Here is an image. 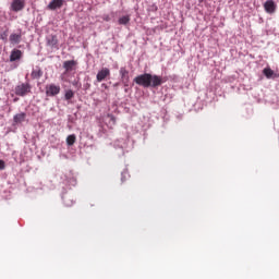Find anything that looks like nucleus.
Masks as SVG:
<instances>
[{
  "label": "nucleus",
  "mask_w": 279,
  "mask_h": 279,
  "mask_svg": "<svg viewBox=\"0 0 279 279\" xmlns=\"http://www.w3.org/2000/svg\"><path fill=\"white\" fill-rule=\"evenodd\" d=\"M108 119H109V126L111 129L114 128V125H117V118H114V116L112 114H108Z\"/></svg>",
  "instance_id": "nucleus-18"
},
{
  "label": "nucleus",
  "mask_w": 279,
  "mask_h": 279,
  "mask_svg": "<svg viewBox=\"0 0 279 279\" xmlns=\"http://www.w3.org/2000/svg\"><path fill=\"white\" fill-rule=\"evenodd\" d=\"M107 77H110V69L102 68L96 75L97 82H104Z\"/></svg>",
  "instance_id": "nucleus-7"
},
{
  "label": "nucleus",
  "mask_w": 279,
  "mask_h": 279,
  "mask_svg": "<svg viewBox=\"0 0 279 279\" xmlns=\"http://www.w3.org/2000/svg\"><path fill=\"white\" fill-rule=\"evenodd\" d=\"M48 47H56L58 45V37L56 35H50L47 37Z\"/></svg>",
  "instance_id": "nucleus-11"
},
{
  "label": "nucleus",
  "mask_w": 279,
  "mask_h": 279,
  "mask_svg": "<svg viewBox=\"0 0 279 279\" xmlns=\"http://www.w3.org/2000/svg\"><path fill=\"white\" fill-rule=\"evenodd\" d=\"M119 25H128L130 23V15H123L118 20Z\"/></svg>",
  "instance_id": "nucleus-17"
},
{
  "label": "nucleus",
  "mask_w": 279,
  "mask_h": 279,
  "mask_svg": "<svg viewBox=\"0 0 279 279\" xmlns=\"http://www.w3.org/2000/svg\"><path fill=\"white\" fill-rule=\"evenodd\" d=\"M64 5V0H52L48 4V10H60Z\"/></svg>",
  "instance_id": "nucleus-9"
},
{
  "label": "nucleus",
  "mask_w": 279,
  "mask_h": 279,
  "mask_svg": "<svg viewBox=\"0 0 279 279\" xmlns=\"http://www.w3.org/2000/svg\"><path fill=\"white\" fill-rule=\"evenodd\" d=\"M120 75L123 80V82H129L130 81V72L125 68L120 69Z\"/></svg>",
  "instance_id": "nucleus-12"
},
{
  "label": "nucleus",
  "mask_w": 279,
  "mask_h": 279,
  "mask_svg": "<svg viewBox=\"0 0 279 279\" xmlns=\"http://www.w3.org/2000/svg\"><path fill=\"white\" fill-rule=\"evenodd\" d=\"M10 10H12V12L25 10V0H12Z\"/></svg>",
  "instance_id": "nucleus-3"
},
{
  "label": "nucleus",
  "mask_w": 279,
  "mask_h": 279,
  "mask_svg": "<svg viewBox=\"0 0 279 279\" xmlns=\"http://www.w3.org/2000/svg\"><path fill=\"white\" fill-rule=\"evenodd\" d=\"M74 96H75V93H73V90L71 89L65 90L64 98L66 99V101H69L70 99H73Z\"/></svg>",
  "instance_id": "nucleus-19"
},
{
  "label": "nucleus",
  "mask_w": 279,
  "mask_h": 279,
  "mask_svg": "<svg viewBox=\"0 0 279 279\" xmlns=\"http://www.w3.org/2000/svg\"><path fill=\"white\" fill-rule=\"evenodd\" d=\"M75 60L65 61L63 62V69H65V71H73V66H75Z\"/></svg>",
  "instance_id": "nucleus-13"
},
{
  "label": "nucleus",
  "mask_w": 279,
  "mask_h": 279,
  "mask_svg": "<svg viewBox=\"0 0 279 279\" xmlns=\"http://www.w3.org/2000/svg\"><path fill=\"white\" fill-rule=\"evenodd\" d=\"M0 38H1V40H3L4 43H8V32H3V33L0 35Z\"/></svg>",
  "instance_id": "nucleus-20"
},
{
  "label": "nucleus",
  "mask_w": 279,
  "mask_h": 279,
  "mask_svg": "<svg viewBox=\"0 0 279 279\" xmlns=\"http://www.w3.org/2000/svg\"><path fill=\"white\" fill-rule=\"evenodd\" d=\"M75 141H77L75 134L69 135L66 137V145H69V147H73V145H75Z\"/></svg>",
  "instance_id": "nucleus-16"
},
{
  "label": "nucleus",
  "mask_w": 279,
  "mask_h": 279,
  "mask_svg": "<svg viewBox=\"0 0 279 279\" xmlns=\"http://www.w3.org/2000/svg\"><path fill=\"white\" fill-rule=\"evenodd\" d=\"M46 94L48 97H56V95H60V85L49 84L46 86Z\"/></svg>",
  "instance_id": "nucleus-4"
},
{
  "label": "nucleus",
  "mask_w": 279,
  "mask_h": 279,
  "mask_svg": "<svg viewBox=\"0 0 279 279\" xmlns=\"http://www.w3.org/2000/svg\"><path fill=\"white\" fill-rule=\"evenodd\" d=\"M23 58V51L19 49H13L10 54V62H16V60H21Z\"/></svg>",
  "instance_id": "nucleus-10"
},
{
  "label": "nucleus",
  "mask_w": 279,
  "mask_h": 279,
  "mask_svg": "<svg viewBox=\"0 0 279 279\" xmlns=\"http://www.w3.org/2000/svg\"><path fill=\"white\" fill-rule=\"evenodd\" d=\"M0 169H5V161L0 159Z\"/></svg>",
  "instance_id": "nucleus-21"
},
{
  "label": "nucleus",
  "mask_w": 279,
  "mask_h": 279,
  "mask_svg": "<svg viewBox=\"0 0 279 279\" xmlns=\"http://www.w3.org/2000/svg\"><path fill=\"white\" fill-rule=\"evenodd\" d=\"M23 39V33L21 29L17 33H12L9 37L11 45H19Z\"/></svg>",
  "instance_id": "nucleus-6"
},
{
  "label": "nucleus",
  "mask_w": 279,
  "mask_h": 279,
  "mask_svg": "<svg viewBox=\"0 0 279 279\" xmlns=\"http://www.w3.org/2000/svg\"><path fill=\"white\" fill-rule=\"evenodd\" d=\"M31 76L33 80H40V77H43V71L40 69H35L33 70Z\"/></svg>",
  "instance_id": "nucleus-15"
},
{
  "label": "nucleus",
  "mask_w": 279,
  "mask_h": 279,
  "mask_svg": "<svg viewBox=\"0 0 279 279\" xmlns=\"http://www.w3.org/2000/svg\"><path fill=\"white\" fill-rule=\"evenodd\" d=\"M263 75H265L267 80H278L279 77V74L271 70L269 66L263 70Z\"/></svg>",
  "instance_id": "nucleus-8"
},
{
  "label": "nucleus",
  "mask_w": 279,
  "mask_h": 279,
  "mask_svg": "<svg viewBox=\"0 0 279 279\" xmlns=\"http://www.w3.org/2000/svg\"><path fill=\"white\" fill-rule=\"evenodd\" d=\"M133 82H135V84L138 86H143L144 88H156L165 83L162 76L151 75L149 73L137 75Z\"/></svg>",
  "instance_id": "nucleus-1"
},
{
  "label": "nucleus",
  "mask_w": 279,
  "mask_h": 279,
  "mask_svg": "<svg viewBox=\"0 0 279 279\" xmlns=\"http://www.w3.org/2000/svg\"><path fill=\"white\" fill-rule=\"evenodd\" d=\"M104 21H107V22L110 21V16L105 15V16H104Z\"/></svg>",
  "instance_id": "nucleus-22"
},
{
  "label": "nucleus",
  "mask_w": 279,
  "mask_h": 279,
  "mask_svg": "<svg viewBox=\"0 0 279 279\" xmlns=\"http://www.w3.org/2000/svg\"><path fill=\"white\" fill-rule=\"evenodd\" d=\"M277 8L278 5H276V2H274V0H267L264 3V9H265V12H267V14H274Z\"/></svg>",
  "instance_id": "nucleus-5"
},
{
  "label": "nucleus",
  "mask_w": 279,
  "mask_h": 279,
  "mask_svg": "<svg viewBox=\"0 0 279 279\" xmlns=\"http://www.w3.org/2000/svg\"><path fill=\"white\" fill-rule=\"evenodd\" d=\"M25 113H17L14 116L13 121L15 124L23 123V121H25Z\"/></svg>",
  "instance_id": "nucleus-14"
},
{
  "label": "nucleus",
  "mask_w": 279,
  "mask_h": 279,
  "mask_svg": "<svg viewBox=\"0 0 279 279\" xmlns=\"http://www.w3.org/2000/svg\"><path fill=\"white\" fill-rule=\"evenodd\" d=\"M72 84L73 86H77V81H74Z\"/></svg>",
  "instance_id": "nucleus-23"
},
{
  "label": "nucleus",
  "mask_w": 279,
  "mask_h": 279,
  "mask_svg": "<svg viewBox=\"0 0 279 279\" xmlns=\"http://www.w3.org/2000/svg\"><path fill=\"white\" fill-rule=\"evenodd\" d=\"M14 93L20 97H25V95L32 93V85L29 83H19L14 88Z\"/></svg>",
  "instance_id": "nucleus-2"
}]
</instances>
